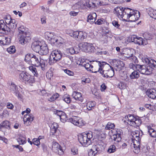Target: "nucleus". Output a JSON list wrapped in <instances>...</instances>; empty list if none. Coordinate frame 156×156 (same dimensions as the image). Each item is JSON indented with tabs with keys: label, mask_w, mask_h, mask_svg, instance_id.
Masks as SVG:
<instances>
[{
	"label": "nucleus",
	"mask_w": 156,
	"mask_h": 156,
	"mask_svg": "<svg viewBox=\"0 0 156 156\" xmlns=\"http://www.w3.org/2000/svg\"><path fill=\"white\" fill-rule=\"evenodd\" d=\"M24 61L29 64L36 66H40L42 70L44 69L45 62L44 60L41 59L39 55H35L31 53L27 54L25 57Z\"/></svg>",
	"instance_id": "f257e3e1"
},
{
	"label": "nucleus",
	"mask_w": 156,
	"mask_h": 156,
	"mask_svg": "<svg viewBox=\"0 0 156 156\" xmlns=\"http://www.w3.org/2000/svg\"><path fill=\"white\" fill-rule=\"evenodd\" d=\"M19 32L18 36L19 39V43L22 45H24L28 42V40L30 39V33L28 31V29L22 25L18 27Z\"/></svg>",
	"instance_id": "f03ea898"
},
{
	"label": "nucleus",
	"mask_w": 156,
	"mask_h": 156,
	"mask_svg": "<svg viewBox=\"0 0 156 156\" xmlns=\"http://www.w3.org/2000/svg\"><path fill=\"white\" fill-rule=\"evenodd\" d=\"M92 137V133L89 131L79 135L78 139L80 143L83 146L87 147L91 144V139Z\"/></svg>",
	"instance_id": "7ed1b4c3"
},
{
	"label": "nucleus",
	"mask_w": 156,
	"mask_h": 156,
	"mask_svg": "<svg viewBox=\"0 0 156 156\" xmlns=\"http://www.w3.org/2000/svg\"><path fill=\"white\" fill-rule=\"evenodd\" d=\"M60 117L61 121L63 122H64L68 120V122H71L75 125L79 126H82L84 124L81 118L78 116H73L72 118L67 119V116L64 113Z\"/></svg>",
	"instance_id": "20e7f679"
},
{
	"label": "nucleus",
	"mask_w": 156,
	"mask_h": 156,
	"mask_svg": "<svg viewBox=\"0 0 156 156\" xmlns=\"http://www.w3.org/2000/svg\"><path fill=\"white\" fill-rule=\"evenodd\" d=\"M62 55V54L60 50L57 49L53 51L49 56V63L50 65H53L61 59Z\"/></svg>",
	"instance_id": "39448f33"
},
{
	"label": "nucleus",
	"mask_w": 156,
	"mask_h": 156,
	"mask_svg": "<svg viewBox=\"0 0 156 156\" xmlns=\"http://www.w3.org/2000/svg\"><path fill=\"white\" fill-rule=\"evenodd\" d=\"M19 78L20 81L25 83L31 84L35 82L34 77L26 72H21L19 74Z\"/></svg>",
	"instance_id": "423d86ee"
},
{
	"label": "nucleus",
	"mask_w": 156,
	"mask_h": 156,
	"mask_svg": "<svg viewBox=\"0 0 156 156\" xmlns=\"http://www.w3.org/2000/svg\"><path fill=\"white\" fill-rule=\"evenodd\" d=\"M0 33L10 34L11 36H13L14 35V31L8 27L2 20H0Z\"/></svg>",
	"instance_id": "0eeeda50"
},
{
	"label": "nucleus",
	"mask_w": 156,
	"mask_h": 156,
	"mask_svg": "<svg viewBox=\"0 0 156 156\" xmlns=\"http://www.w3.org/2000/svg\"><path fill=\"white\" fill-rule=\"evenodd\" d=\"M96 62H97V66H94V69H92V70L94 71L93 72L94 73H96L98 72L101 74L100 71H103V69L104 68L109 67V65L105 62L96 61Z\"/></svg>",
	"instance_id": "6e6552de"
},
{
	"label": "nucleus",
	"mask_w": 156,
	"mask_h": 156,
	"mask_svg": "<svg viewBox=\"0 0 156 156\" xmlns=\"http://www.w3.org/2000/svg\"><path fill=\"white\" fill-rule=\"evenodd\" d=\"M136 69L141 73L147 75L150 74L152 73L153 69L150 67H146L145 66L137 65L136 66Z\"/></svg>",
	"instance_id": "1a4fd4ad"
},
{
	"label": "nucleus",
	"mask_w": 156,
	"mask_h": 156,
	"mask_svg": "<svg viewBox=\"0 0 156 156\" xmlns=\"http://www.w3.org/2000/svg\"><path fill=\"white\" fill-rule=\"evenodd\" d=\"M108 67L110 68L111 69H108L106 70L105 69V68H104L103 69V71H100L101 75L104 77L111 78L114 75V71L113 68L110 65L109 67Z\"/></svg>",
	"instance_id": "9d476101"
},
{
	"label": "nucleus",
	"mask_w": 156,
	"mask_h": 156,
	"mask_svg": "<svg viewBox=\"0 0 156 156\" xmlns=\"http://www.w3.org/2000/svg\"><path fill=\"white\" fill-rule=\"evenodd\" d=\"M98 1L96 0H86L83 4L81 5L80 7L83 9L87 7L94 8L97 7L96 3Z\"/></svg>",
	"instance_id": "9b49d317"
},
{
	"label": "nucleus",
	"mask_w": 156,
	"mask_h": 156,
	"mask_svg": "<svg viewBox=\"0 0 156 156\" xmlns=\"http://www.w3.org/2000/svg\"><path fill=\"white\" fill-rule=\"evenodd\" d=\"M9 90L11 92L14 93L18 99L21 100L22 99V95L20 94L18 90L17 86L13 83H12L11 85H9Z\"/></svg>",
	"instance_id": "f8f14e48"
},
{
	"label": "nucleus",
	"mask_w": 156,
	"mask_h": 156,
	"mask_svg": "<svg viewBox=\"0 0 156 156\" xmlns=\"http://www.w3.org/2000/svg\"><path fill=\"white\" fill-rule=\"evenodd\" d=\"M147 34H144V39L143 38L141 37H137L136 39V41L135 44H137L139 45H146L147 44L148 42L147 40H150L151 38L150 37H147L146 35ZM147 35H148L147 34Z\"/></svg>",
	"instance_id": "ddd939ff"
},
{
	"label": "nucleus",
	"mask_w": 156,
	"mask_h": 156,
	"mask_svg": "<svg viewBox=\"0 0 156 156\" xmlns=\"http://www.w3.org/2000/svg\"><path fill=\"white\" fill-rule=\"evenodd\" d=\"M135 10L128 8H125L124 9V14L123 15L124 19L129 20V17L131 16V14L135 13Z\"/></svg>",
	"instance_id": "4468645a"
},
{
	"label": "nucleus",
	"mask_w": 156,
	"mask_h": 156,
	"mask_svg": "<svg viewBox=\"0 0 156 156\" xmlns=\"http://www.w3.org/2000/svg\"><path fill=\"white\" fill-rule=\"evenodd\" d=\"M42 44L43 43H41L40 41H34L32 43L31 45L33 50L35 52L38 53Z\"/></svg>",
	"instance_id": "2eb2a0df"
},
{
	"label": "nucleus",
	"mask_w": 156,
	"mask_h": 156,
	"mask_svg": "<svg viewBox=\"0 0 156 156\" xmlns=\"http://www.w3.org/2000/svg\"><path fill=\"white\" fill-rule=\"evenodd\" d=\"M114 69L116 71H120L121 70L124 66L123 62L119 60H116L114 62Z\"/></svg>",
	"instance_id": "dca6fc26"
},
{
	"label": "nucleus",
	"mask_w": 156,
	"mask_h": 156,
	"mask_svg": "<svg viewBox=\"0 0 156 156\" xmlns=\"http://www.w3.org/2000/svg\"><path fill=\"white\" fill-rule=\"evenodd\" d=\"M83 48L85 51L89 52H92L94 51V47L92 46V44L85 43L83 45Z\"/></svg>",
	"instance_id": "f3484780"
},
{
	"label": "nucleus",
	"mask_w": 156,
	"mask_h": 156,
	"mask_svg": "<svg viewBox=\"0 0 156 156\" xmlns=\"http://www.w3.org/2000/svg\"><path fill=\"white\" fill-rule=\"evenodd\" d=\"M41 47L38 53L41 55H46L49 52V49L47 44L44 42Z\"/></svg>",
	"instance_id": "a211bd4d"
},
{
	"label": "nucleus",
	"mask_w": 156,
	"mask_h": 156,
	"mask_svg": "<svg viewBox=\"0 0 156 156\" xmlns=\"http://www.w3.org/2000/svg\"><path fill=\"white\" fill-rule=\"evenodd\" d=\"M146 94L149 98L155 99L156 98V90L154 89L147 90L146 91Z\"/></svg>",
	"instance_id": "6ab92c4d"
},
{
	"label": "nucleus",
	"mask_w": 156,
	"mask_h": 156,
	"mask_svg": "<svg viewBox=\"0 0 156 156\" xmlns=\"http://www.w3.org/2000/svg\"><path fill=\"white\" fill-rule=\"evenodd\" d=\"M134 12L135 13L131 14V16L129 17V20L130 21L135 22L137 21L140 17V13L139 11L135 10Z\"/></svg>",
	"instance_id": "aec40b11"
},
{
	"label": "nucleus",
	"mask_w": 156,
	"mask_h": 156,
	"mask_svg": "<svg viewBox=\"0 0 156 156\" xmlns=\"http://www.w3.org/2000/svg\"><path fill=\"white\" fill-rule=\"evenodd\" d=\"M9 24H8V27L11 30H12L14 32V30L17 27V23H16V20L14 19H12L10 17Z\"/></svg>",
	"instance_id": "412c9836"
},
{
	"label": "nucleus",
	"mask_w": 156,
	"mask_h": 156,
	"mask_svg": "<svg viewBox=\"0 0 156 156\" xmlns=\"http://www.w3.org/2000/svg\"><path fill=\"white\" fill-rule=\"evenodd\" d=\"M124 9L123 7H117L115 9L116 13L119 18L123 19Z\"/></svg>",
	"instance_id": "4be33fe9"
},
{
	"label": "nucleus",
	"mask_w": 156,
	"mask_h": 156,
	"mask_svg": "<svg viewBox=\"0 0 156 156\" xmlns=\"http://www.w3.org/2000/svg\"><path fill=\"white\" fill-rule=\"evenodd\" d=\"M72 96L76 100H78L81 102H83V98L80 93L74 91L73 92Z\"/></svg>",
	"instance_id": "5701e85b"
},
{
	"label": "nucleus",
	"mask_w": 156,
	"mask_h": 156,
	"mask_svg": "<svg viewBox=\"0 0 156 156\" xmlns=\"http://www.w3.org/2000/svg\"><path fill=\"white\" fill-rule=\"evenodd\" d=\"M76 40L78 41H83L86 37L87 34L81 31H78Z\"/></svg>",
	"instance_id": "b1692460"
},
{
	"label": "nucleus",
	"mask_w": 156,
	"mask_h": 156,
	"mask_svg": "<svg viewBox=\"0 0 156 156\" xmlns=\"http://www.w3.org/2000/svg\"><path fill=\"white\" fill-rule=\"evenodd\" d=\"M123 52V53H121V55L125 57L127 59H129L133 55L130 49L126 48L124 50Z\"/></svg>",
	"instance_id": "393cba45"
},
{
	"label": "nucleus",
	"mask_w": 156,
	"mask_h": 156,
	"mask_svg": "<svg viewBox=\"0 0 156 156\" xmlns=\"http://www.w3.org/2000/svg\"><path fill=\"white\" fill-rule=\"evenodd\" d=\"M58 126L56 123H54L52 124L51 128V132L50 134V136H53L55 135L57 131Z\"/></svg>",
	"instance_id": "a878e982"
},
{
	"label": "nucleus",
	"mask_w": 156,
	"mask_h": 156,
	"mask_svg": "<svg viewBox=\"0 0 156 156\" xmlns=\"http://www.w3.org/2000/svg\"><path fill=\"white\" fill-rule=\"evenodd\" d=\"M17 140L20 144H25L27 141L26 138L25 136L21 134H20L19 135V137L17 139Z\"/></svg>",
	"instance_id": "bb28decb"
},
{
	"label": "nucleus",
	"mask_w": 156,
	"mask_h": 156,
	"mask_svg": "<svg viewBox=\"0 0 156 156\" xmlns=\"http://www.w3.org/2000/svg\"><path fill=\"white\" fill-rule=\"evenodd\" d=\"M96 16V14L95 13H93L92 14H89L87 17V21L90 23L95 22Z\"/></svg>",
	"instance_id": "cd10ccee"
},
{
	"label": "nucleus",
	"mask_w": 156,
	"mask_h": 156,
	"mask_svg": "<svg viewBox=\"0 0 156 156\" xmlns=\"http://www.w3.org/2000/svg\"><path fill=\"white\" fill-rule=\"evenodd\" d=\"M64 64L66 65H70L73 61V58L71 56L66 57L63 60Z\"/></svg>",
	"instance_id": "c85d7f7f"
},
{
	"label": "nucleus",
	"mask_w": 156,
	"mask_h": 156,
	"mask_svg": "<svg viewBox=\"0 0 156 156\" xmlns=\"http://www.w3.org/2000/svg\"><path fill=\"white\" fill-rule=\"evenodd\" d=\"M34 116L31 114H26L24 115L23 118V121L24 122L28 121L31 122L34 120Z\"/></svg>",
	"instance_id": "c756f323"
},
{
	"label": "nucleus",
	"mask_w": 156,
	"mask_h": 156,
	"mask_svg": "<svg viewBox=\"0 0 156 156\" xmlns=\"http://www.w3.org/2000/svg\"><path fill=\"white\" fill-rule=\"evenodd\" d=\"M10 123L8 121H5L0 124V129H1L2 128L4 127L8 129L10 128Z\"/></svg>",
	"instance_id": "7c9ffc66"
},
{
	"label": "nucleus",
	"mask_w": 156,
	"mask_h": 156,
	"mask_svg": "<svg viewBox=\"0 0 156 156\" xmlns=\"http://www.w3.org/2000/svg\"><path fill=\"white\" fill-rule=\"evenodd\" d=\"M148 14L152 18L156 20V10L152 8H149L148 10Z\"/></svg>",
	"instance_id": "2f4dec72"
},
{
	"label": "nucleus",
	"mask_w": 156,
	"mask_h": 156,
	"mask_svg": "<svg viewBox=\"0 0 156 156\" xmlns=\"http://www.w3.org/2000/svg\"><path fill=\"white\" fill-rule=\"evenodd\" d=\"M129 76L131 79H138L140 76V74L136 71H134Z\"/></svg>",
	"instance_id": "473e14b6"
},
{
	"label": "nucleus",
	"mask_w": 156,
	"mask_h": 156,
	"mask_svg": "<svg viewBox=\"0 0 156 156\" xmlns=\"http://www.w3.org/2000/svg\"><path fill=\"white\" fill-rule=\"evenodd\" d=\"M142 122L141 120L137 118H136L135 119L134 122L133 123H132V125L131 126H136L137 127H139V126L140 125Z\"/></svg>",
	"instance_id": "72a5a7b5"
},
{
	"label": "nucleus",
	"mask_w": 156,
	"mask_h": 156,
	"mask_svg": "<svg viewBox=\"0 0 156 156\" xmlns=\"http://www.w3.org/2000/svg\"><path fill=\"white\" fill-rule=\"evenodd\" d=\"M8 35H9V36L8 37H2L3 39H4V40L5 45L9 44L10 43L11 40V38L12 37L10 36V34Z\"/></svg>",
	"instance_id": "f704fd0d"
},
{
	"label": "nucleus",
	"mask_w": 156,
	"mask_h": 156,
	"mask_svg": "<svg viewBox=\"0 0 156 156\" xmlns=\"http://www.w3.org/2000/svg\"><path fill=\"white\" fill-rule=\"evenodd\" d=\"M128 122H127V123L129 124L130 125H132V123L134 122L135 119L136 117H134V115H128Z\"/></svg>",
	"instance_id": "c9c22d12"
},
{
	"label": "nucleus",
	"mask_w": 156,
	"mask_h": 156,
	"mask_svg": "<svg viewBox=\"0 0 156 156\" xmlns=\"http://www.w3.org/2000/svg\"><path fill=\"white\" fill-rule=\"evenodd\" d=\"M7 51L10 54L14 53L16 51V49L15 46H12L7 49Z\"/></svg>",
	"instance_id": "e433bc0d"
},
{
	"label": "nucleus",
	"mask_w": 156,
	"mask_h": 156,
	"mask_svg": "<svg viewBox=\"0 0 156 156\" xmlns=\"http://www.w3.org/2000/svg\"><path fill=\"white\" fill-rule=\"evenodd\" d=\"M95 105V102L94 101H90L89 102L87 105V109L88 110H91L92 108L94 107Z\"/></svg>",
	"instance_id": "4c0bfd02"
},
{
	"label": "nucleus",
	"mask_w": 156,
	"mask_h": 156,
	"mask_svg": "<svg viewBox=\"0 0 156 156\" xmlns=\"http://www.w3.org/2000/svg\"><path fill=\"white\" fill-rule=\"evenodd\" d=\"M112 139H113L114 141H116L119 142L121 141V136L118 135L116 134H114L111 137Z\"/></svg>",
	"instance_id": "58836bf2"
},
{
	"label": "nucleus",
	"mask_w": 156,
	"mask_h": 156,
	"mask_svg": "<svg viewBox=\"0 0 156 156\" xmlns=\"http://www.w3.org/2000/svg\"><path fill=\"white\" fill-rule=\"evenodd\" d=\"M63 100L67 103H69L71 101L69 96L67 94L64 95L62 97Z\"/></svg>",
	"instance_id": "ea45409f"
},
{
	"label": "nucleus",
	"mask_w": 156,
	"mask_h": 156,
	"mask_svg": "<svg viewBox=\"0 0 156 156\" xmlns=\"http://www.w3.org/2000/svg\"><path fill=\"white\" fill-rule=\"evenodd\" d=\"M99 145H93L91 148L90 149L91 151H92L96 153V154L100 150L99 148L98 147Z\"/></svg>",
	"instance_id": "a19ab883"
},
{
	"label": "nucleus",
	"mask_w": 156,
	"mask_h": 156,
	"mask_svg": "<svg viewBox=\"0 0 156 156\" xmlns=\"http://www.w3.org/2000/svg\"><path fill=\"white\" fill-rule=\"evenodd\" d=\"M59 146V144L57 143H54L52 145V149L54 151L57 152L58 151V148Z\"/></svg>",
	"instance_id": "79ce46f5"
},
{
	"label": "nucleus",
	"mask_w": 156,
	"mask_h": 156,
	"mask_svg": "<svg viewBox=\"0 0 156 156\" xmlns=\"http://www.w3.org/2000/svg\"><path fill=\"white\" fill-rule=\"evenodd\" d=\"M149 67L151 68H152L153 69L154 68L156 67V61L154 60L151 59L150 63L149 64Z\"/></svg>",
	"instance_id": "37998d69"
},
{
	"label": "nucleus",
	"mask_w": 156,
	"mask_h": 156,
	"mask_svg": "<svg viewBox=\"0 0 156 156\" xmlns=\"http://www.w3.org/2000/svg\"><path fill=\"white\" fill-rule=\"evenodd\" d=\"M105 23L107 24V22L103 18L98 19L96 22H95V24L99 25H101L103 24H105Z\"/></svg>",
	"instance_id": "c03bdc74"
},
{
	"label": "nucleus",
	"mask_w": 156,
	"mask_h": 156,
	"mask_svg": "<svg viewBox=\"0 0 156 156\" xmlns=\"http://www.w3.org/2000/svg\"><path fill=\"white\" fill-rule=\"evenodd\" d=\"M83 65L85 67V68L88 71H91V69H92L93 67V66L89 63L84 64Z\"/></svg>",
	"instance_id": "a18cd8bd"
},
{
	"label": "nucleus",
	"mask_w": 156,
	"mask_h": 156,
	"mask_svg": "<svg viewBox=\"0 0 156 156\" xmlns=\"http://www.w3.org/2000/svg\"><path fill=\"white\" fill-rule=\"evenodd\" d=\"M77 49L76 48V47H71L69 49V53L72 55L75 54H77L78 53V51H76Z\"/></svg>",
	"instance_id": "49530a36"
},
{
	"label": "nucleus",
	"mask_w": 156,
	"mask_h": 156,
	"mask_svg": "<svg viewBox=\"0 0 156 156\" xmlns=\"http://www.w3.org/2000/svg\"><path fill=\"white\" fill-rule=\"evenodd\" d=\"M58 41V37L55 35H54L49 41L51 42V43L52 45H55L56 43H57Z\"/></svg>",
	"instance_id": "de8ad7c7"
},
{
	"label": "nucleus",
	"mask_w": 156,
	"mask_h": 156,
	"mask_svg": "<svg viewBox=\"0 0 156 156\" xmlns=\"http://www.w3.org/2000/svg\"><path fill=\"white\" fill-rule=\"evenodd\" d=\"M29 69L31 71L35 76H37L38 75V74L37 73V69L35 67L33 66H30L29 67Z\"/></svg>",
	"instance_id": "09e8293b"
},
{
	"label": "nucleus",
	"mask_w": 156,
	"mask_h": 156,
	"mask_svg": "<svg viewBox=\"0 0 156 156\" xmlns=\"http://www.w3.org/2000/svg\"><path fill=\"white\" fill-rule=\"evenodd\" d=\"M115 125L114 123H112L111 122H108L105 126V129L110 130L111 129L114 128Z\"/></svg>",
	"instance_id": "8fccbe9b"
},
{
	"label": "nucleus",
	"mask_w": 156,
	"mask_h": 156,
	"mask_svg": "<svg viewBox=\"0 0 156 156\" xmlns=\"http://www.w3.org/2000/svg\"><path fill=\"white\" fill-rule=\"evenodd\" d=\"M139 133H140V131L138 130H136L134 132V134H133L134 136H133V137L136 138V139H137V140L136 141H138L139 142L140 140V137H139Z\"/></svg>",
	"instance_id": "3c124183"
},
{
	"label": "nucleus",
	"mask_w": 156,
	"mask_h": 156,
	"mask_svg": "<svg viewBox=\"0 0 156 156\" xmlns=\"http://www.w3.org/2000/svg\"><path fill=\"white\" fill-rule=\"evenodd\" d=\"M45 36L47 40L49 41L54 36V35H53V34L52 33L48 32L45 33Z\"/></svg>",
	"instance_id": "603ef678"
},
{
	"label": "nucleus",
	"mask_w": 156,
	"mask_h": 156,
	"mask_svg": "<svg viewBox=\"0 0 156 156\" xmlns=\"http://www.w3.org/2000/svg\"><path fill=\"white\" fill-rule=\"evenodd\" d=\"M116 151V147L114 145L111 146L109 148L108 151L110 153L114 152Z\"/></svg>",
	"instance_id": "864d4df0"
},
{
	"label": "nucleus",
	"mask_w": 156,
	"mask_h": 156,
	"mask_svg": "<svg viewBox=\"0 0 156 156\" xmlns=\"http://www.w3.org/2000/svg\"><path fill=\"white\" fill-rule=\"evenodd\" d=\"M40 137H41V136H39L38 139H34L33 140V143L34 145L38 146L40 144V139H41V138H40Z\"/></svg>",
	"instance_id": "5fc2aeb1"
},
{
	"label": "nucleus",
	"mask_w": 156,
	"mask_h": 156,
	"mask_svg": "<svg viewBox=\"0 0 156 156\" xmlns=\"http://www.w3.org/2000/svg\"><path fill=\"white\" fill-rule=\"evenodd\" d=\"M129 59L130 60L133 62H134V63H136L138 62V60L137 58L133 54L132 56L130 57Z\"/></svg>",
	"instance_id": "6e6d98bb"
},
{
	"label": "nucleus",
	"mask_w": 156,
	"mask_h": 156,
	"mask_svg": "<svg viewBox=\"0 0 156 156\" xmlns=\"http://www.w3.org/2000/svg\"><path fill=\"white\" fill-rule=\"evenodd\" d=\"M65 112L61 110H56L54 111L55 114L57 115L60 117Z\"/></svg>",
	"instance_id": "4d7b16f0"
},
{
	"label": "nucleus",
	"mask_w": 156,
	"mask_h": 156,
	"mask_svg": "<svg viewBox=\"0 0 156 156\" xmlns=\"http://www.w3.org/2000/svg\"><path fill=\"white\" fill-rule=\"evenodd\" d=\"M41 146L43 152L45 153H48V151L47 146L44 144H41Z\"/></svg>",
	"instance_id": "13d9d810"
},
{
	"label": "nucleus",
	"mask_w": 156,
	"mask_h": 156,
	"mask_svg": "<svg viewBox=\"0 0 156 156\" xmlns=\"http://www.w3.org/2000/svg\"><path fill=\"white\" fill-rule=\"evenodd\" d=\"M64 71L65 73L70 76H73L74 74V73L73 71L67 69H65Z\"/></svg>",
	"instance_id": "bf43d9fd"
},
{
	"label": "nucleus",
	"mask_w": 156,
	"mask_h": 156,
	"mask_svg": "<svg viewBox=\"0 0 156 156\" xmlns=\"http://www.w3.org/2000/svg\"><path fill=\"white\" fill-rule=\"evenodd\" d=\"M71 152L72 154L73 155H75L77 154L78 150L76 147H73L71 148Z\"/></svg>",
	"instance_id": "052dcab7"
},
{
	"label": "nucleus",
	"mask_w": 156,
	"mask_h": 156,
	"mask_svg": "<svg viewBox=\"0 0 156 156\" xmlns=\"http://www.w3.org/2000/svg\"><path fill=\"white\" fill-rule=\"evenodd\" d=\"M118 87L120 89H124L125 88V85L123 82H120L119 83Z\"/></svg>",
	"instance_id": "680f3d73"
},
{
	"label": "nucleus",
	"mask_w": 156,
	"mask_h": 156,
	"mask_svg": "<svg viewBox=\"0 0 156 156\" xmlns=\"http://www.w3.org/2000/svg\"><path fill=\"white\" fill-rule=\"evenodd\" d=\"M78 31H74L73 30V33H72V37H73L76 40L77 37V34H78Z\"/></svg>",
	"instance_id": "e2e57ef3"
},
{
	"label": "nucleus",
	"mask_w": 156,
	"mask_h": 156,
	"mask_svg": "<svg viewBox=\"0 0 156 156\" xmlns=\"http://www.w3.org/2000/svg\"><path fill=\"white\" fill-rule=\"evenodd\" d=\"M112 23L115 27L117 28H118L120 26L118 23V22L115 20L113 21Z\"/></svg>",
	"instance_id": "0e129e2a"
},
{
	"label": "nucleus",
	"mask_w": 156,
	"mask_h": 156,
	"mask_svg": "<svg viewBox=\"0 0 156 156\" xmlns=\"http://www.w3.org/2000/svg\"><path fill=\"white\" fill-rule=\"evenodd\" d=\"M147 128L148 130V132L149 135H150V133H152L153 132L155 131L154 129H152L151 126H148Z\"/></svg>",
	"instance_id": "69168bd1"
},
{
	"label": "nucleus",
	"mask_w": 156,
	"mask_h": 156,
	"mask_svg": "<svg viewBox=\"0 0 156 156\" xmlns=\"http://www.w3.org/2000/svg\"><path fill=\"white\" fill-rule=\"evenodd\" d=\"M137 38V37L136 35H133L132 36L130 37L131 42H134L135 43L136 41Z\"/></svg>",
	"instance_id": "338daca9"
},
{
	"label": "nucleus",
	"mask_w": 156,
	"mask_h": 156,
	"mask_svg": "<svg viewBox=\"0 0 156 156\" xmlns=\"http://www.w3.org/2000/svg\"><path fill=\"white\" fill-rule=\"evenodd\" d=\"M137 65L136 64L135 65L133 63H130L129 64V66L130 69H136V66Z\"/></svg>",
	"instance_id": "774afa93"
}]
</instances>
